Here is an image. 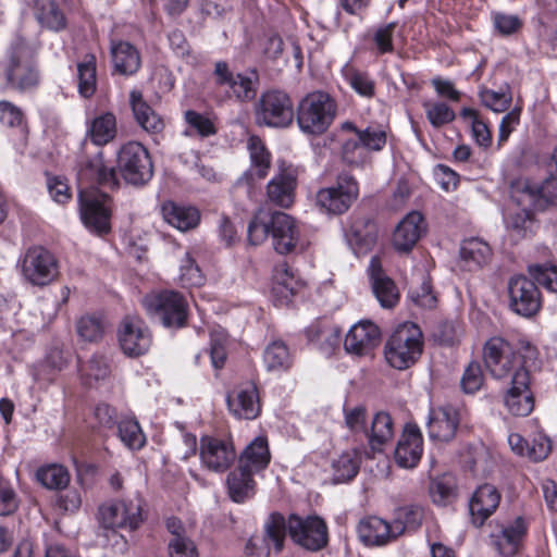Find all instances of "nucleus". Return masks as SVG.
<instances>
[{
  "instance_id": "nucleus-28",
  "label": "nucleus",
  "mask_w": 557,
  "mask_h": 557,
  "mask_svg": "<svg viewBox=\"0 0 557 557\" xmlns=\"http://www.w3.org/2000/svg\"><path fill=\"white\" fill-rule=\"evenodd\" d=\"M424 231L423 216L417 211L408 213L396 226L393 245L397 251H410Z\"/></svg>"
},
{
  "instance_id": "nucleus-4",
  "label": "nucleus",
  "mask_w": 557,
  "mask_h": 557,
  "mask_svg": "<svg viewBox=\"0 0 557 557\" xmlns=\"http://www.w3.org/2000/svg\"><path fill=\"white\" fill-rule=\"evenodd\" d=\"M148 314L158 319L163 326L181 329L188 318L187 299L178 292L164 289L148 294L143 299Z\"/></svg>"
},
{
  "instance_id": "nucleus-16",
  "label": "nucleus",
  "mask_w": 557,
  "mask_h": 557,
  "mask_svg": "<svg viewBox=\"0 0 557 557\" xmlns=\"http://www.w3.org/2000/svg\"><path fill=\"white\" fill-rule=\"evenodd\" d=\"M504 404L510 413L518 417H527L532 412L534 399L530 389V374L525 368H518L512 374Z\"/></svg>"
},
{
  "instance_id": "nucleus-39",
  "label": "nucleus",
  "mask_w": 557,
  "mask_h": 557,
  "mask_svg": "<svg viewBox=\"0 0 557 557\" xmlns=\"http://www.w3.org/2000/svg\"><path fill=\"white\" fill-rule=\"evenodd\" d=\"M366 434L372 451H382L383 446L394 436L392 417L387 412H377L372 420L370 432L367 431Z\"/></svg>"
},
{
  "instance_id": "nucleus-48",
  "label": "nucleus",
  "mask_w": 557,
  "mask_h": 557,
  "mask_svg": "<svg viewBox=\"0 0 557 557\" xmlns=\"http://www.w3.org/2000/svg\"><path fill=\"white\" fill-rule=\"evenodd\" d=\"M40 484L49 490H62L70 483V473L61 465L52 463L40 467L36 472Z\"/></svg>"
},
{
  "instance_id": "nucleus-42",
  "label": "nucleus",
  "mask_w": 557,
  "mask_h": 557,
  "mask_svg": "<svg viewBox=\"0 0 557 557\" xmlns=\"http://www.w3.org/2000/svg\"><path fill=\"white\" fill-rule=\"evenodd\" d=\"M88 135L96 146H104L116 136V119L111 112L95 117L88 127Z\"/></svg>"
},
{
  "instance_id": "nucleus-19",
  "label": "nucleus",
  "mask_w": 557,
  "mask_h": 557,
  "mask_svg": "<svg viewBox=\"0 0 557 557\" xmlns=\"http://www.w3.org/2000/svg\"><path fill=\"white\" fill-rule=\"evenodd\" d=\"M344 234L355 255H366L376 243L377 226L370 216L352 215Z\"/></svg>"
},
{
  "instance_id": "nucleus-3",
  "label": "nucleus",
  "mask_w": 557,
  "mask_h": 557,
  "mask_svg": "<svg viewBox=\"0 0 557 557\" xmlns=\"http://www.w3.org/2000/svg\"><path fill=\"white\" fill-rule=\"evenodd\" d=\"M336 109V102L327 92H309L297 106V124L305 134H323L334 121Z\"/></svg>"
},
{
  "instance_id": "nucleus-9",
  "label": "nucleus",
  "mask_w": 557,
  "mask_h": 557,
  "mask_svg": "<svg viewBox=\"0 0 557 557\" xmlns=\"http://www.w3.org/2000/svg\"><path fill=\"white\" fill-rule=\"evenodd\" d=\"M79 212L87 228L97 234L110 231L111 198L91 186L79 190Z\"/></svg>"
},
{
  "instance_id": "nucleus-23",
  "label": "nucleus",
  "mask_w": 557,
  "mask_h": 557,
  "mask_svg": "<svg viewBox=\"0 0 557 557\" xmlns=\"http://www.w3.org/2000/svg\"><path fill=\"white\" fill-rule=\"evenodd\" d=\"M230 411L238 419H256L261 410L258 388L255 383L246 382L227 395Z\"/></svg>"
},
{
  "instance_id": "nucleus-53",
  "label": "nucleus",
  "mask_w": 557,
  "mask_h": 557,
  "mask_svg": "<svg viewBox=\"0 0 557 557\" xmlns=\"http://www.w3.org/2000/svg\"><path fill=\"white\" fill-rule=\"evenodd\" d=\"M78 336L86 342H98L104 334L106 324L96 314L83 315L76 323Z\"/></svg>"
},
{
  "instance_id": "nucleus-27",
  "label": "nucleus",
  "mask_w": 557,
  "mask_h": 557,
  "mask_svg": "<svg viewBox=\"0 0 557 557\" xmlns=\"http://www.w3.org/2000/svg\"><path fill=\"white\" fill-rule=\"evenodd\" d=\"M369 275L372 290L383 308H393L399 301V292L394 281L382 270L379 258L370 260Z\"/></svg>"
},
{
  "instance_id": "nucleus-35",
  "label": "nucleus",
  "mask_w": 557,
  "mask_h": 557,
  "mask_svg": "<svg viewBox=\"0 0 557 557\" xmlns=\"http://www.w3.org/2000/svg\"><path fill=\"white\" fill-rule=\"evenodd\" d=\"M525 532V522L518 517L515 521L505 525L498 534L493 535L494 544L499 554L504 556L515 555Z\"/></svg>"
},
{
  "instance_id": "nucleus-44",
  "label": "nucleus",
  "mask_w": 557,
  "mask_h": 557,
  "mask_svg": "<svg viewBox=\"0 0 557 557\" xmlns=\"http://www.w3.org/2000/svg\"><path fill=\"white\" fill-rule=\"evenodd\" d=\"M263 363L269 372L287 371L292 366V356L285 343L275 341L269 344L263 352Z\"/></svg>"
},
{
  "instance_id": "nucleus-2",
  "label": "nucleus",
  "mask_w": 557,
  "mask_h": 557,
  "mask_svg": "<svg viewBox=\"0 0 557 557\" xmlns=\"http://www.w3.org/2000/svg\"><path fill=\"white\" fill-rule=\"evenodd\" d=\"M423 351V335L412 322L399 324L388 336L384 345L386 362L396 370H406L413 366Z\"/></svg>"
},
{
  "instance_id": "nucleus-15",
  "label": "nucleus",
  "mask_w": 557,
  "mask_h": 557,
  "mask_svg": "<svg viewBox=\"0 0 557 557\" xmlns=\"http://www.w3.org/2000/svg\"><path fill=\"white\" fill-rule=\"evenodd\" d=\"M511 310L525 318L534 315L541 308V295L536 284L524 275H517L508 282Z\"/></svg>"
},
{
  "instance_id": "nucleus-31",
  "label": "nucleus",
  "mask_w": 557,
  "mask_h": 557,
  "mask_svg": "<svg viewBox=\"0 0 557 557\" xmlns=\"http://www.w3.org/2000/svg\"><path fill=\"white\" fill-rule=\"evenodd\" d=\"M253 473L238 466L226 476V491L228 497L237 504L251 499L256 494Z\"/></svg>"
},
{
  "instance_id": "nucleus-20",
  "label": "nucleus",
  "mask_w": 557,
  "mask_h": 557,
  "mask_svg": "<svg viewBox=\"0 0 557 557\" xmlns=\"http://www.w3.org/2000/svg\"><path fill=\"white\" fill-rule=\"evenodd\" d=\"M380 339L379 326L369 320H362L349 329L344 341V348L351 355L368 356L379 345Z\"/></svg>"
},
{
  "instance_id": "nucleus-62",
  "label": "nucleus",
  "mask_w": 557,
  "mask_h": 557,
  "mask_svg": "<svg viewBox=\"0 0 557 557\" xmlns=\"http://www.w3.org/2000/svg\"><path fill=\"white\" fill-rule=\"evenodd\" d=\"M396 28V23L392 22L377 27L372 40L375 46L376 53L385 54L394 51L393 38Z\"/></svg>"
},
{
  "instance_id": "nucleus-58",
  "label": "nucleus",
  "mask_w": 557,
  "mask_h": 557,
  "mask_svg": "<svg viewBox=\"0 0 557 557\" xmlns=\"http://www.w3.org/2000/svg\"><path fill=\"white\" fill-rule=\"evenodd\" d=\"M226 86L240 102L250 101L256 97V81L240 73L236 74Z\"/></svg>"
},
{
  "instance_id": "nucleus-57",
  "label": "nucleus",
  "mask_w": 557,
  "mask_h": 557,
  "mask_svg": "<svg viewBox=\"0 0 557 557\" xmlns=\"http://www.w3.org/2000/svg\"><path fill=\"white\" fill-rule=\"evenodd\" d=\"M184 120L188 127L196 132L200 137L206 138L216 134L214 122L207 115L195 110H187L184 113Z\"/></svg>"
},
{
  "instance_id": "nucleus-1",
  "label": "nucleus",
  "mask_w": 557,
  "mask_h": 557,
  "mask_svg": "<svg viewBox=\"0 0 557 557\" xmlns=\"http://www.w3.org/2000/svg\"><path fill=\"white\" fill-rule=\"evenodd\" d=\"M144 498L137 493L133 497L111 499L99 506V522L113 537V546L123 550L126 540L117 529L137 530L144 522Z\"/></svg>"
},
{
  "instance_id": "nucleus-59",
  "label": "nucleus",
  "mask_w": 557,
  "mask_h": 557,
  "mask_svg": "<svg viewBox=\"0 0 557 557\" xmlns=\"http://www.w3.org/2000/svg\"><path fill=\"white\" fill-rule=\"evenodd\" d=\"M484 374L481 364L478 361L470 362L465 369L460 386L463 393L474 394L483 386Z\"/></svg>"
},
{
  "instance_id": "nucleus-51",
  "label": "nucleus",
  "mask_w": 557,
  "mask_h": 557,
  "mask_svg": "<svg viewBox=\"0 0 557 557\" xmlns=\"http://www.w3.org/2000/svg\"><path fill=\"white\" fill-rule=\"evenodd\" d=\"M287 520L280 513H272L269 521L265 523V536L261 539L263 544L271 545L278 553L282 550L284 545L285 533L287 532Z\"/></svg>"
},
{
  "instance_id": "nucleus-64",
  "label": "nucleus",
  "mask_w": 557,
  "mask_h": 557,
  "mask_svg": "<svg viewBox=\"0 0 557 557\" xmlns=\"http://www.w3.org/2000/svg\"><path fill=\"white\" fill-rule=\"evenodd\" d=\"M20 499L12 484L0 478V516H10L18 508Z\"/></svg>"
},
{
  "instance_id": "nucleus-61",
  "label": "nucleus",
  "mask_w": 557,
  "mask_h": 557,
  "mask_svg": "<svg viewBox=\"0 0 557 557\" xmlns=\"http://www.w3.org/2000/svg\"><path fill=\"white\" fill-rule=\"evenodd\" d=\"M248 240L251 245H260L272 233V215L270 218L257 214L248 225Z\"/></svg>"
},
{
  "instance_id": "nucleus-46",
  "label": "nucleus",
  "mask_w": 557,
  "mask_h": 557,
  "mask_svg": "<svg viewBox=\"0 0 557 557\" xmlns=\"http://www.w3.org/2000/svg\"><path fill=\"white\" fill-rule=\"evenodd\" d=\"M344 126L354 131L367 153L381 151L386 145L387 135L381 126L370 125L363 129L357 128L351 123H345Z\"/></svg>"
},
{
  "instance_id": "nucleus-60",
  "label": "nucleus",
  "mask_w": 557,
  "mask_h": 557,
  "mask_svg": "<svg viewBox=\"0 0 557 557\" xmlns=\"http://www.w3.org/2000/svg\"><path fill=\"white\" fill-rule=\"evenodd\" d=\"M492 21L494 29L504 37L518 33L523 26V21L517 14L494 12Z\"/></svg>"
},
{
  "instance_id": "nucleus-22",
  "label": "nucleus",
  "mask_w": 557,
  "mask_h": 557,
  "mask_svg": "<svg viewBox=\"0 0 557 557\" xmlns=\"http://www.w3.org/2000/svg\"><path fill=\"white\" fill-rule=\"evenodd\" d=\"M77 177L82 184H98L110 188L119 184L114 168L104 163L101 151L83 159L78 163Z\"/></svg>"
},
{
  "instance_id": "nucleus-6",
  "label": "nucleus",
  "mask_w": 557,
  "mask_h": 557,
  "mask_svg": "<svg viewBox=\"0 0 557 557\" xmlns=\"http://www.w3.org/2000/svg\"><path fill=\"white\" fill-rule=\"evenodd\" d=\"M286 527L293 543L308 552H319L329 543L326 522L319 516L293 513L287 518Z\"/></svg>"
},
{
  "instance_id": "nucleus-40",
  "label": "nucleus",
  "mask_w": 557,
  "mask_h": 557,
  "mask_svg": "<svg viewBox=\"0 0 557 557\" xmlns=\"http://www.w3.org/2000/svg\"><path fill=\"white\" fill-rule=\"evenodd\" d=\"M510 198L520 208L541 210L537 184L525 178H518L510 185Z\"/></svg>"
},
{
  "instance_id": "nucleus-5",
  "label": "nucleus",
  "mask_w": 557,
  "mask_h": 557,
  "mask_svg": "<svg viewBox=\"0 0 557 557\" xmlns=\"http://www.w3.org/2000/svg\"><path fill=\"white\" fill-rule=\"evenodd\" d=\"M294 116L293 100L283 90L270 89L262 92L255 106V120L261 126L285 128L293 123Z\"/></svg>"
},
{
  "instance_id": "nucleus-52",
  "label": "nucleus",
  "mask_w": 557,
  "mask_h": 557,
  "mask_svg": "<svg viewBox=\"0 0 557 557\" xmlns=\"http://www.w3.org/2000/svg\"><path fill=\"white\" fill-rule=\"evenodd\" d=\"M422 107L428 121L434 128H441L451 123L456 117L454 110L442 101H424Z\"/></svg>"
},
{
  "instance_id": "nucleus-38",
  "label": "nucleus",
  "mask_w": 557,
  "mask_h": 557,
  "mask_svg": "<svg viewBox=\"0 0 557 557\" xmlns=\"http://www.w3.org/2000/svg\"><path fill=\"white\" fill-rule=\"evenodd\" d=\"M111 54L114 69L122 75H133L140 67L139 52L127 41L113 42Z\"/></svg>"
},
{
  "instance_id": "nucleus-63",
  "label": "nucleus",
  "mask_w": 557,
  "mask_h": 557,
  "mask_svg": "<svg viewBox=\"0 0 557 557\" xmlns=\"http://www.w3.org/2000/svg\"><path fill=\"white\" fill-rule=\"evenodd\" d=\"M226 334L223 330L210 334V358L215 369H221L226 360Z\"/></svg>"
},
{
  "instance_id": "nucleus-50",
  "label": "nucleus",
  "mask_w": 557,
  "mask_h": 557,
  "mask_svg": "<svg viewBox=\"0 0 557 557\" xmlns=\"http://www.w3.org/2000/svg\"><path fill=\"white\" fill-rule=\"evenodd\" d=\"M205 282L206 276L201 269L190 253L186 252L181 259L178 283L182 287H200Z\"/></svg>"
},
{
  "instance_id": "nucleus-11",
  "label": "nucleus",
  "mask_w": 557,
  "mask_h": 557,
  "mask_svg": "<svg viewBox=\"0 0 557 557\" xmlns=\"http://www.w3.org/2000/svg\"><path fill=\"white\" fill-rule=\"evenodd\" d=\"M198 449L200 466L215 474L225 473L237 459V453L230 438L201 436Z\"/></svg>"
},
{
  "instance_id": "nucleus-45",
  "label": "nucleus",
  "mask_w": 557,
  "mask_h": 557,
  "mask_svg": "<svg viewBox=\"0 0 557 557\" xmlns=\"http://www.w3.org/2000/svg\"><path fill=\"white\" fill-rule=\"evenodd\" d=\"M77 89L83 98H90L96 92V57L94 54H86L83 61L77 63Z\"/></svg>"
},
{
  "instance_id": "nucleus-49",
  "label": "nucleus",
  "mask_w": 557,
  "mask_h": 557,
  "mask_svg": "<svg viewBox=\"0 0 557 557\" xmlns=\"http://www.w3.org/2000/svg\"><path fill=\"white\" fill-rule=\"evenodd\" d=\"M117 434L121 442L129 449H140L146 443V437L135 418L120 419Z\"/></svg>"
},
{
  "instance_id": "nucleus-55",
  "label": "nucleus",
  "mask_w": 557,
  "mask_h": 557,
  "mask_svg": "<svg viewBox=\"0 0 557 557\" xmlns=\"http://www.w3.org/2000/svg\"><path fill=\"white\" fill-rule=\"evenodd\" d=\"M479 96L482 104L496 113L507 111L512 101L508 87L502 88L499 91L485 88L480 91Z\"/></svg>"
},
{
  "instance_id": "nucleus-41",
  "label": "nucleus",
  "mask_w": 557,
  "mask_h": 557,
  "mask_svg": "<svg viewBox=\"0 0 557 557\" xmlns=\"http://www.w3.org/2000/svg\"><path fill=\"white\" fill-rule=\"evenodd\" d=\"M424 518L423 507L407 505L396 509L395 519L392 522L394 534L398 537L405 532H412L420 528Z\"/></svg>"
},
{
  "instance_id": "nucleus-13",
  "label": "nucleus",
  "mask_w": 557,
  "mask_h": 557,
  "mask_svg": "<svg viewBox=\"0 0 557 557\" xmlns=\"http://www.w3.org/2000/svg\"><path fill=\"white\" fill-rule=\"evenodd\" d=\"M21 270L24 278L34 286H46L59 274L58 260L46 248L30 247L25 252Z\"/></svg>"
},
{
  "instance_id": "nucleus-47",
  "label": "nucleus",
  "mask_w": 557,
  "mask_h": 557,
  "mask_svg": "<svg viewBox=\"0 0 557 557\" xmlns=\"http://www.w3.org/2000/svg\"><path fill=\"white\" fill-rule=\"evenodd\" d=\"M456 487V479L451 474H443L431 481L430 496L434 504L446 506L455 500Z\"/></svg>"
},
{
  "instance_id": "nucleus-21",
  "label": "nucleus",
  "mask_w": 557,
  "mask_h": 557,
  "mask_svg": "<svg viewBox=\"0 0 557 557\" xmlns=\"http://www.w3.org/2000/svg\"><path fill=\"white\" fill-rule=\"evenodd\" d=\"M459 425V414L451 406L431 408L426 422L428 435L432 442L451 441Z\"/></svg>"
},
{
  "instance_id": "nucleus-12",
  "label": "nucleus",
  "mask_w": 557,
  "mask_h": 557,
  "mask_svg": "<svg viewBox=\"0 0 557 557\" xmlns=\"http://www.w3.org/2000/svg\"><path fill=\"white\" fill-rule=\"evenodd\" d=\"M486 368L495 379L511 377L518 368H524L520 356L500 336L491 337L483 348Z\"/></svg>"
},
{
  "instance_id": "nucleus-30",
  "label": "nucleus",
  "mask_w": 557,
  "mask_h": 557,
  "mask_svg": "<svg viewBox=\"0 0 557 557\" xmlns=\"http://www.w3.org/2000/svg\"><path fill=\"white\" fill-rule=\"evenodd\" d=\"M129 104L138 126L149 134H159L164 129L163 119L147 103L140 90L129 92Z\"/></svg>"
},
{
  "instance_id": "nucleus-32",
  "label": "nucleus",
  "mask_w": 557,
  "mask_h": 557,
  "mask_svg": "<svg viewBox=\"0 0 557 557\" xmlns=\"http://www.w3.org/2000/svg\"><path fill=\"white\" fill-rule=\"evenodd\" d=\"M164 221L181 232L195 228L199 221V211L190 206H182L173 201H166L161 207Z\"/></svg>"
},
{
  "instance_id": "nucleus-54",
  "label": "nucleus",
  "mask_w": 557,
  "mask_h": 557,
  "mask_svg": "<svg viewBox=\"0 0 557 557\" xmlns=\"http://www.w3.org/2000/svg\"><path fill=\"white\" fill-rule=\"evenodd\" d=\"M529 274L548 292H557V265L545 263H533L528 267Z\"/></svg>"
},
{
  "instance_id": "nucleus-29",
  "label": "nucleus",
  "mask_w": 557,
  "mask_h": 557,
  "mask_svg": "<svg viewBox=\"0 0 557 557\" xmlns=\"http://www.w3.org/2000/svg\"><path fill=\"white\" fill-rule=\"evenodd\" d=\"M357 532L360 541L369 546H382L397 539L393 524L375 516L360 520Z\"/></svg>"
},
{
  "instance_id": "nucleus-26",
  "label": "nucleus",
  "mask_w": 557,
  "mask_h": 557,
  "mask_svg": "<svg viewBox=\"0 0 557 557\" xmlns=\"http://www.w3.org/2000/svg\"><path fill=\"white\" fill-rule=\"evenodd\" d=\"M500 502V493L488 483L480 485L469 502V510L473 524L481 527L491 517Z\"/></svg>"
},
{
  "instance_id": "nucleus-14",
  "label": "nucleus",
  "mask_w": 557,
  "mask_h": 557,
  "mask_svg": "<svg viewBox=\"0 0 557 557\" xmlns=\"http://www.w3.org/2000/svg\"><path fill=\"white\" fill-rule=\"evenodd\" d=\"M119 346L129 358L147 354L152 344V336L145 322L134 315L125 317L117 329Z\"/></svg>"
},
{
  "instance_id": "nucleus-56",
  "label": "nucleus",
  "mask_w": 557,
  "mask_h": 557,
  "mask_svg": "<svg viewBox=\"0 0 557 557\" xmlns=\"http://www.w3.org/2000/svg\"><path fill=\"white\" fill-rule=\"evenodd\" d=\"M273 281V290L281 293L285 299L288 300L295 294L296 281L286 262L277 263L274 267Z\"/></svg>"
},
{
  "instance_id": "nucleus-17",
  "label": "nucleus",
  "mask_w": 557,
  "mask_h": 557,
  "mask_svg": "<svg viewBox=\"0 0 557 557\" xmlns=\"http://www.w3.org/2000/svg\"><path fill=\"white\" fill-rule=\"evenodd\" d=\"M250 166L237 180V187H245L248 196H251L252 187L257 181L265 178L271 169V153L258 136H250L247 141Z\"/></svg>"
},
{
  "instance_id": "nucleus-34",
  "label": "nucleus",
  "mask_w": 557,
  "mask_h": 557,
  "mask_svg": "<svg viewBox=\"0 0 557 557\" xmlns=\"http://www.w3.org/2000/svg\"><path fill=\"white\" fill-rule=\"evenodd\" d=\"M34 15L41 27L61 32L67 25L63 9L54 0H35Z\"/></svg>"
},
{
  "instance_id": "nucleus-7",
  "label": "nucleus",
  "mask_w": 557,
  "mask_h": 557,
  "mask_svg": "<svg viewBox=\"0 0 557 557\" xmlns=\"http://www.w3.org/2000/svg\"><path fill=\"white\" fill-rule=\"evenodd\" d=\"M117 166L123 178L133 185H144L153 175L149 151L138 141H128L119 149Z\"/></svg>"
},
{
  "instance_id": "nucleus-18",
  "label": "nucleus",
  "mask_w": 557,
  "mask_h": 557,
  "mask_svg": "<svg viewBox=\"0 0 557 557\" xmlns=\"http://www.w3.org/2000/svg\"><path fill=\"white\" fill-rule=\"evenodd\" d=\"M272 246L280 255L297 251L300 243V231L296 220L285 212L272 214Z\"/></svg>"
},
{
  "instance_id": "nucleus-37",
  "label": "nucleus",
  "mask_w": 557,
  "mask_h": 557,
  "mask_svg": "<svg viewBox=\"0 0 557 557\" xmlns=\"http://www.w3.org/2000/svg\"><path fill=\"white\" fill-rule=\"evenodd\" d=\"M505 225L509 235L516 240L531 237L537 227L534 210L520 208L517 211H510L505 216Z\"/></svg>"
},
{
  "instance_id": "nucleus-33",
  "label": "nucleus",
  "mask_w": 557,
  "mask_h": 557,
  "mask_svg": "<svg viewBox=\"0 0 557 557\" xmlns=\"http://www.w3.org/2000/svg\"><path fill=\"white\" fill-rule=\"evenodd\" d=\"M238 466L247 469L253 474L263 471L271 460V455L265 437H256L243 453L237 456Z\"/></svg>"
},
{
  "instance_id": "nucleus-24",
  "label": "nucleus",
  "mask_w": 557,
  "mask_h": 557,
  "mask_svg": "<svg viewBox=\"0 0 557 557\" xmlns=\"http://www.w3.org/2000/svg\"><path fill=\"white\" fill-rule=\"evenodd\" d=\"M423 453V437L416 424H407L395 448V461L401 468H414Z\"/></svg>"
},
{
  "instance_id": "nucleus-36",
  "label": "nucleus",
  "mask_w": 557,
  "mask_h": 557,
  "mask_svg": "<svg viewBox=\"0 0 557 557\" xmlns=\"http://www.w3.org/2000/svg\"><path fill=\"white\" fill-rule=\"evenodd\" d=\"M460 258L469 271L486 265L492 258L490 245L476 237L465 239L460 247Z\"/></svg>"
},
{
  "instance_id": "nucleus-10",
  "label": "nucleus",
  "mask_w": 557,
  "mask_h": 557,
  "mask_svg": "<svg viewBox=\"0 0 557 557\" xmlns=\"http://www.w3.org/2000/svg\"><path fill=\"white\" fill-rule=\"evenodd\" d=\"M4 74L9 87L17 91L33 90L39 85V72L27 58L26 47L22 41L12 45Z\"/></svg>"
},
{
  "instance_id": "nucleus-25",
  "label": "nucleus",
  "mask_w": 557,
  "mask_h": 557,
  "mask_svg": "<svg viewBox=\"0 0 557 557\" xmlns=\"http://www.w3.org/2000/svg\"><path fill=\"white\" fill-rule=\"evenodd\" d=\"M297 171L286 168L274 175L267 185L268 200L278 207L288 208L295 200Z\"/></svg>"
},
{
  "instance_id": "nucleus-43",
  "label": "nucleus",
  "mask_w": 557,
  "mask_h": 557,
  "mask_svg": "<svg viewBox=\"0 0 557 557\" xmlns=\"http://www.w3.org/2000/svg\"><path fill=\"white\" fill-rule=\"evenodd\" d=\"M361 457L359 451L351 449L344 451L332 463L334 483H345L354 479L360 468Z\"/></svg>"
},
{
  "instance_id": "nucleus-8",
  "label": "nucleus",
  "mask_w": 557,
  "mask_h": 557,
  "mask_svg": "<svg viewBox=\"0 0 557 557\" xmlns=\"http://www.w3.org/2000/svg\"><path fill=\"white\" fill-rule=\"evenodd\" d=\"M359 185L357 180L349 173L337 175L335 183L317 193V205L329 214H343L349 210L358 199Z\"/></svg>"
}]
</instances>
